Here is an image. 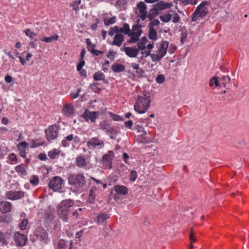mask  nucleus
Instances as JSON below:
<instances>
[{
	"mask_svg": "<svg viewBox=\"0 0 249 249\" xmlns=\"http://www.w3.org/2000/svg\"><path fill=\"white\" fill-rule=\"evenodd\" d=\"M82 209L79 208L74 202L70 200L62 201L57 207V213L59 217L67 221L68 219V215L71 213L72 215L77 218L81 214Z\"/></svg>",
	"mask_w": 249,
	"mask_h": 249,
	"instance_id": "obj_1",
	"label": "nucleus"
},
{
	"mask_svg": "<svg viewBox=\"0 0 249 249\" xmlns=\"http://www.w3.org/2000/svg\"><path fill=\"white\" fill-rule=\"evenodd\" d=\"M150 93L148 91H144L142 96L140 95L137 97L134 106V110L139 113H143L150 107Z\"/></svg>",
	"mask_w": 249,
	"mask_h": 249,
	"instance_id": "obj_2",
	"label": "nucleus"
},
{
	"mask_svg": "<svg viewBox=\"0 0 249 249\" xmlns=\"http://www.w3.org/2000/svg\"><path fill=\"white\" fill-rule=\"evenodd\" d=\"M68 181L70 185L78 189L83 187L86 183L85 177L82 173L70 175Z\"/></svg>",
	"mask_w": 249,
	"mask_h": 249,
	"instance_id": "obj_3",
	"label": "nucleus"
},
{
	"mask_svg": "<svg viewBox=\"0 0 249 249\" xmlns=\"http://www.w3.org/2000/svg\"><path fill=\"white\" fill-rule=\"evenodd\" d=\"M87 145L90 150H100L104 147L105 142L99 137H92L87 142Z\"/></svg>",
	"mask_w": 249,
	"mask_h": 249,
	"instance_id": "obj_4",
	"label": "nucleus"
},
{
	"mask_svg": "<svg viewBox=\"0 0 249 249\" xmlns=\"http://www.w3.org/2000/svg\"><path fill=\"white\" fill-rule=\"evenodd\" d=\"M59 129V126L56 124L49 126L45 130L46 139L50 142L56 139L58 136Z\"/></svg>",
	"mask_w": 249,
	"mask_h": 249,
	"instance_id": "obj_5",
	"label": "nucleus"
},
{
	"mask_svg": "<svg viewBox=\"0 0 249 249\" xmlns=\"http://www.w3.org/2000/svg\"><path fill=\"white\" fill-rule=\"evenodd\" d=\"M114 157V152L112 151H108L104 155L100 160V163L105 169H110L112 167V159Z\"/></svg>",
	"mask_w": 249,
	"mask_h": 249,
	"instance_id": "obj_6",
	"label": "nucleus"
},
{
	"mask_svg": "<svg viewBox=\"0 0 249 249\" xmlns=\"http://www.w3.org/2000/svg\"><path fill=\"white\" fill-rule=\"evenodd\" d=\"M49 186L54 191H59L64 186V181L59 177H54L50 181Z\"/></svg>",
	"mask_w": 249,
	"mask_h": 249,
	"instance_id": "obj_7",
	"label": "nucleus"
},
{
	"mask_svg": "<svg viewBox=\"0 0 249 249\" xmlns=\"http://www.w3.org/2000/svg\"><path fill=\"white\" fill-rule=\"evenodd\" d=\"M210 5L208 1L202 2L196 8V13H198L199 16L202 18L208 13V6Z\"/></svg>",
	"mask_w": 249,
	"mask_h": 249,
	"instance_id": "obj_8",
	"label": "nucleus"
},
{
	"mask_svg": "<svg viewBox=\"0 0 249 249\" xmlns=\"http://www.w3.org/2000/svg\"><path fill=\"white\" fill-rule=\"evenodd\" d=\"M137 8L139 10V13L136 12V14L142 20H144L147 17V12L146 6L144 2L140 1L137 4Z\"/></svg>",
	"mask_w": 249,
	"mask_h": 249,
	"instance_id": "obj_9",
	"label": "nucleus"
},
{
	"mask_svg": "<svg viewBox=\"0 0 249 249\" xmlns=\"http://www.w3.org/2000/svg\"><path fill=\"white\" fill-rule=\"evenodd\" d=\"M99 115V113L98 112H91L88 109H86L81 116L86 121L88 122L90 120V121L93 123L95 122V120Z\"/></svg>",
	"mask_w": 249,
	"mask_h": 249,
	"instance_id": "obj_10",
	"label": "nucleus"
},
{
	"mask_svg": "<svg viewBox=\"0 0 249 249\" xmlns=\"http://www.w3.org/2000/svg\"><path fill=\"white\" fill-rule=\"evenodd\" d=\"M62 112L66 117H71L74 113V107L71 104H65L62 108Z\"/></svg>",
	"mask_w": 249,
	"mask_h": 249,
	"instance_id": "obj_11",
	"label": "nucleus"
},
{
	"mask_svg": "<svg viewBox=\"0 0 249 249\" xmlns=\"http://www.w3.org/2000/svg\"><path fill=\"white\" fill-rule=\"evenodd\" d=\"M24 193L22 191H10L7 192L6 196L7 198L11 200H17L23 197Z\"/></svg>",
	"mask_w": 249,
	"mask_h": 249,
	"instance_id": "obj_12",
	"label": "nucleus"
},
{
	"mask_svg": "<svg viewBox=\"0 0 249 249\" xmlns=\"http://www.w3.org/2000/svg\"><path fill=\"white\" fill-rule=\"evenodd\" d=\"M14 239L17 246L22 247L25 245L27 240V237L23 234L16 232L14 235Z\"/></svg>",
	"mask_w": 249,
	"mask_h": 249,
	"instance_id": "obj_13",
	"label": "nucleus"
},
{
	"mask_svg": "<svg viewBox=\"0 0 249 249\" xmlns=\"http://www.w3.org/2000/svg\"><path fill=\"white\" fill-rule=\"evenodd\" d=\"M109 215L105 213H100L95 218V221L98 224H104L107 222V220L109 218Z\"/></svg>",
	"mask_w": 249,
	"mask_h": 249,
	"instance_id": "obj_14",
	"label": "nucleus"
},
{
	"mask_svg": "<svg viewBox=\"0 0 249 249\" xmlns=\"http://www.w3.org/2000/svg\"><path fill=\"white\" fill-rule=\"evenodd\" d=\"M124 50L126 54L131 58L136 57L139 53V49L134 48L126 47Z\"/></svg>",
	"mask_w": 249,
	"mask_h": 249,
	"instance_id": "obj_15",
	"label": "nucleus"
},
{
	"mask_svg": "<svg viewBox=\"0 0 249 249\" xmlns=\"http://www.w3.org/2000/svg\"><path fill=\"white\" fill-rule=\"evenodd\" d=\"M142 33V31H139L138 32H132L129 34L128 36L131 38L127 41L129 43H135L139 40V37Z\"/></svg>",
	"mask_w": 249,
	"mask_h": 249,
	"instance_id": "obj_16",
	"label": "nucleus"
},
{
	"mask_svg": "<svg viewBox=\"0 0 249 249\" xmlns=\"http://www.w3.org/2000/svg\"><path fill=\"white\" fill-rule=\"evenodd\" d=\"M35 234L37 238L40 240L46 241L47 239L48 234L44 229H37Z\"/></svg>",
	"mask_w": 249,
	"mask_h": 249,
	"instance_id": "obj_17",
	"label": "nucleus"
},
{
	"mask_svg": "<svg viewBox=\"0 0 249 249\" xmlns=\"http://www.w3.org/2000/svg\"><path fill=\"white\" fill-rule=\"evenodd\" d=\"M124 41V36L122 34H116L114 37L113 41L111 43V45L120 47Z\"/></svg>",
	"mask_w": 249,
	"mask_h": 249,
	"instance_id": "obj_18",
	"label": "nucleus"
},
{
	"mask_svg": "<svg viewBox=\"0 0 249 249\" xmlns=\"http://www.w3.org/2000/svg\"><path fill=\"white\" fill-rule=\"evenodd\" d=\"M12 204L7 201H2L0 202V211L2 213H6L11 211Z\"/></svg>",
	"mask_w": 249,
	"mask_h": 249,
	"instance_id": "obj_19",
	"label": "nucleus"
},
{
	"mask_svg": "<svg viewBox=\"0 0 249 249\" xmlns=\"http://www.w3.org/2000/svg\"><path fill=\"white\" fill-rule=\"evenodd\" d=\"M28 145V143L26 142H21L17 145V147L20 152V156L23 158L26 157V148Z\"/></svg>",
	"mask_w": 249,
	"mask_h": 249,
	"instance_id": "obj_20",
	"label": "nucleus"
},
{
	"mask_svg": "<svg viewBox=\"0 0 249 249\" xmlns=\"http://www.w3.org/2000/svg\"><path fill=\"white\" fill-rule=\"evenodd\" d=\"M172 5L171 3H164L162 1L158 2L156 4L154 5V8L156 11H159L161 10L166 9L169 8Z\"/></svg>",
	"mask_w": 249,
	"mask_h": 249,
	"instance_id": "obj_21",
	"label": "nucleus"
},
{
	"mask_svg": "<svg viewBox=\"0 0 249 249\" xmlns=\"http://www.w3.org/2000/svg\"><path fill=\"white\" fill-rule=\"evenodd\" d=\"M224 79H211L209 82L210 87L214 85L215 87L220 88L222 86L225 87V83L223 82Z\"/></svg>",
	"mask_w": 249,
	"mask_h": 249,
	"instance_id": "obj_22",
	"label": "nucleus"
},
{
	"mask_svg": "<svg viewBox=\"0 0 249 249\" xmlns=\"http://www.w3.org/2000/svg\"><path fill=\"white\" fill-rule=\"evenodd\" d=\"M114 189L118 195H125L128 193L127 187L123 185H117L114 187Z\"/></svg>",
	"mask_w": 249,
	"mask_h": 249,
	"instance_id": "obj_23",
	"label": "nucleus"
},
{
	"mask_svg": "<svg viewBox=\"0 0 249 249\" xmlns=\"http://www.w3.org/2000/svg\"><path fill=\"white\" fill-rule=\"evenodd\" d=\"M88 163L83 156H79L76 159V165L79 168H85Z\"/></svg>",
	"mask_w": 249,
	"mask_h": 249,
	"instance_id": "obj_24",
	"label": "nucleus"
},
{
	"mask_svg": "<svg viewBox=\"0 0 249 249\" xmlns=\"http://www.w3.org/2000/svg\"><path fill=\"white\" fill-rule=\"evenodd\" d=\"M168 45L169 42L168 41H163L159 48L158 52L159 53L161 54V57H163L166 53Z\"/></svg>",
	"mask_w": 249,
	"mask_h": 249,
	"instance_id": "obj_25",
	"label": "nucleus"
},
{
	"mask_svg": "<svg viewBox=\"0 0 249 249\" xmlns=\"http://www.w3.org/2000/svg\"><path fill=\"white\" fill-rule=\"evenodd\" d=\"M26 168V165L23 164H21L15 167V170L20 176L23 177L27 174Z\"/></svg>",
	"mask_w": 249,
	"mask_h": 249,
	"instance_id": "obj_26",
	"label": "nucleus"
},
{
	"mask_svg": "<svg viewBox=\"0 0 249 249\" xmlns=\"http://www.w3.org/2000/svg\"><path fill=\"white\" fill-rule=\"evenodd\" d=\"M147 42V38L145 36L142 37L141 40L138 42V49L143 51L146 48L145 44Z\"/></svg>",
	"mask_w": 249,
	"mask_h": 249,
	"instance_id": "obj_27",
	"label": "nucleus"
},
{
	"mask_svg": "<svg viewBox=\"0 0 249 249\" xmlns=\"http://www.w3.org/2000/svg\"><path fill=\"white\" fill-rule=\"evenodd\" d=\"M148 37L153 41L157 39V32L154 28H149Z\"/></svg>",
	"mask_w": 249,
	"mask_h": 249,
	"instance_id": "obj_28",
	"label": "nucleus"
},
{
	"mask_svg": "<svg viewBox=\"0 0 249 249\" xmlns=\"http://www.w3.org/2000/svg\"><path fill=\"white\" fill-rule=\"evenodd\" d=\"M58 36L57 35L55 34L49 37H44V38L40 39V40L46 43H50L54 40H58Z\"/></svg>",
	"mask_w": 249,
	"mask_h": 249,
	"instance_id": "obj_29",
	"label": "nucleus"
},
{
	"mask_svg": "<svg viewBox=\"0 0 249 249\" xmlns=\"http://www.w3.org/2000/svg\"><path fill=\"white\" fill-rule=\"evenodd\" d=\"M112 69L115 72H119L124 71L125 70V67L122 64H117L112 66Z\"/></svg>",
	"mask_w": 249,
	"mask_h": 249,
	"instance_id": "obj_30",
	"label": "nucleus"
},
{
	"mask_svg": "<svg viewBox=\"0 0 249 249\" xmlns=\"http://www.w3.org/2000/svg\"><path fill=\"white\" fill-rule=\"evenodd\" d=\"M172 15L171 13H165L160 16V18L164 22H168L172 18Z\"/></svg>",
	"mask_w": 249,
	"mask_h": 249,
	"instance_id": "obj_31",
	"label": "nucleus"
},
{
	"mask_svg": "<svg viewBox=\"0 0 249 249\" xmlns=\"http://www.w3.org/2000/svg\"><path fill=\"white\" fill-rule=\"evenodd\" d=\"M99 126L102 129L105 130L106 132L108 131V130L111 128V126L108 124L107 120H104L100 122Z\"/></svg>",
	"mask_w": 249,
	"mask_h": 249,
	"instance_id": "obj_32",
	"label": "nucleus"
},
{
	"mask_svg": "<svg viewBox=\"0 0 249 249\" xmlns=\"http://www.w3.org/2000/svg\"><path fill=\"white\" fill-rule=\"evenodd\" d=\"M109 135L111 139H115L116 137V135L118 133V130L113 127H111L108 131L106 132Z\"/></svg>",
	"mask_w": 249,
	"mask_h": 249,
	"instance_id": "obj_33",
	"label": "nucleus"
},
{
	"mask_svg": "<svg viewBox=\"0 0 249 249\" xmlns=\"http://www.w3.org/2000/svg\"><path fill=\"white\" fill-rule=\"evenodd\" d=\"M60 154V152L57 149H54L52 151H50L48 152V155L51 159H54L56 158Z\"/></svg>",
	"mask_w": 249,
	"mask_h": 249,
	"instance_id": "obj_34",
	"label": "nucleus"
},
{
	"mask_svg": "<svg viewBox=\"0 0 249 249\" xmlns=\"http://www.w3.org/2000/svg\"><path fill=\"white\" fill-rule=\"evenodd\" d=\"M96 190V188L95 187H93L91 188L89 192V201L90 203H92L95 199V192Z\"/></svg>",
	"mask_w": 249,
	"mask_h": 249,
	"instance_id": "obj_35",
	"label": "nucleus"
},
{
	"mask_svg": "<svg viewBox=\"0 0 249 249\" xmlns=\"http://www.w3.org/2000/svg\"><path fill=\"white\" fill-rule=\"evenodd\" d=\"M172 15L173 19L172 21L174 23H178L180 20V17L179 15L176 13L175 12H173V11H170Z\"/></svg>",
	"mask_w": 249,
	"mask_h": 249,
	"instance_id": "obj_36",
	"label": "nucleus"
},
{
	"mask_svg": "<svg viewBox=\"0 0 249 249\" xmlns=\"http://www.w3.org/2000/svg\"><path fill=\"white\" fill-rule=\"evenodd\" d=\"M65 140H64L62 142V144L63 146L64 147L67 146L69 145V144L67 143V141H71L73 139V136L72 134L69 135L67 136Z\"/></svg>",
	"mask_w": 249,
	"mask_h": 249,
	"instance_id": "obj_37",
	"label": "nucleus"
},
{
	"mask_svg": "<svg viewBox=\"0 0 249 249\" xmlns=\"http://www.w3.org/2000/svg\"><path fill=\"white\" fill-rule=\"evenodd\" d=\"M119 27L117 26H115L114 27H111L110 28L108 31V35L112 36L114 34H119Z\"/></svg>",
	"mask_w": 249,
	"mask_h": 249,
	"instance_id": "obj_38",
	"label": "nucleus"
},
{
	"mask_svg": "<svg viewBox=\"0 0 249 249\" xmlns=\"http://www.w3.org/2000/svg\"><path fill=\"white\" fill-rule=\"evenodd\" d=\"M30 182L34 186L37 185L39 183L38 177L36 175H33L30 180Z\"/></svg>",
	"mask_w": 249,
	"mask_h": 249,
	"instance_id": "obj_39",
	"label": "nucleus"
},
{
	"mask_svg": "<svg viewBox=\"0 0 249 249\" xmlns=\"http://www.w3.org/2000/svg\"><path fill=\"white\" fill-rule=\"evenodd\" d=\"M44 217L46 219H48L50 221L53 219V215L50 210H47L45 212Z\"/></svg>",
	"mask_w": 249,
	"mask_h": 249,
	"instance_id": "obj_40",
	"label": "nucleus"
},
{
	"mask_svg": "<svg viewBox=\"0 0 249 249\" xmlns=\"http://www.w3.org/2000/svg\"><path fill=\"white\" fill-rule=\"evenodd\" d=\"M115 19L116 18L115 17L109 18V19H105L104 20V24L107 26L113 24L115 22Z\"/></svg>",
	"mask_w": 249,
	"mask_h": 249,
	"instance_id": "obj_41",
	"label": "nucleus"
},
{
	"mask_svg": "<svg viewBox=\"0 0 249 249\" xmlns=\"http://www.w3.org/2000/svg\"><path fill=\"white\" fill-rule=\"evenodd\" d=\"M150 56L153 62L159 61L163 57H161V54L160 53V54L152 53L151 55H150Z\"/></svg>",
	"mask_w": 249,
	"mask_h": 249,
	"instance_id": "obj_42",
	"label": "nucleus"
},
{
	"mask_svg": "<svg viewBox=\"0 0 249 249\" xmlns=\"http://www.w3.org/2000/svg\"><path fill=\"white\" fill-rule=\"evenodd\" d=\"M81 91L80 88H78L76 89V90H73L71 93V96L73 99H75L79 96V93Z\"/></svg>",
	"mask_w": 249,
	"mask_h": 249,
	"instance_id": "obj_43",
	"label": "nucleus"
},
{
	"mask_svg": "<svg viewBox=\"0 0 249 249\" xmlns=\"http://www.w3.org/2000/svg\"><path fill=\"white\" fill-rule=\"evenodd\" d=\"M58 249H66V242L64 240L60 239L58 243Z\"/></svg>",
	"mask_w": 249,
	"mask_h": 249,
	"instance_id": "obj_44",
	"label": "nucleus"
},
{
	"mask_svg": "<svg viewBox=\"0 0 249 249\" xmlns=\"http://www.w3.org/2000/svg\"><path fill=\"white\" fill-rule=\"evenodd\" d=\"M81 3V0H75L71 4V6L72 7L73 9L75 11H77L78 9V6Z\"/></svg>",
	"mask_w": 249,
	"mask_h": 249,
	"instance_id": "obj_45",
	"label": "nucleus"
},
{
	"mask_svg": "<svg viewBox=\"0 0 249 249\" xmlns=\"http://www.w3.org/2000/svg\"><path fill=\"white\" fill-rule=\"evenodd\" d=\"M160 24V21L158 19H155L151 21L149 24L148 26L149 28H153L154 26L159 25Z\"/></svg>",
	"mask_w": 249,
	"mask_h": 249,
	"instance_id": "obj_46",
	"label": "nucleus"
},
{
	"mask_svg": "<svg viewBox=\"0 0 249 249\" xmlns=\"http://www.w3.org/2000/svg\"><path fill=\"white\" fill-rule=\"evenodd\" d=\"M123 29L124 31V34L127 35L129 34L130 33V29L129 28V26L128 23H125L123 25Z\"/></svg>",
	"mask_w": 249,
	"mask_h": 249,
	"instance_id": "obj_47",
	"label": "nucleus"
},
{
	"mask_svg": "<svg viewBox=\"0 0 249 249\" xmlns=\"http://www.w3.org/2000/svg\"><path fill=\"white\" fill-rule=\"evenodd\" d=\"M110 117L114 121H122V118L118 115H116L112 112L109 113Z\"/></svg>",
	"mask_w": 249,
	"mask_h": 249,
	"instance_id": "obj_48",
	"label": "nucleus"
},
{
	"mask_svg": "<svg viewBox=\"0 0 249 249\" xmlns=\"http://www.w3.org/2000/svg\"><path fill=\"white\" fill-rule=\"evenodd\" d=\"M90 88L94 92H98L102 88V87L97 86L96 84L93 83L90 85Z\"/></svg>",
	"mask_w": 249,
	"mask_h": 249,
	"instance_id": "obj_49",
	"label": "nucleus"
},
{
	"mask_svg": "<svg viewBox=\"0 0 249 249\" xmlns=\"http://www.w3.org/2000/svg\"><path fill=\"white\" fill-rule=\"evenodd\" d=\"M24 32L27 36H29V37L32 39L33 36H36V34L34 32H31L29 29H27Z\"/></svg>",
	"mask_w": 249,
	"mask_h": 249,
	"instance_id": "obj_50",
	"label": "nucleus"
},
{
	"mask_svg": "<svg viewBox=\"0 0 249 249\" xmlns=\"http://www.w3.org/2000/svg\"><path fill=\"white\" fill-rule=\"evenodd\" d=\"M137 178V172L135 171H131L130 174V179L132 181H134Z\"/></svg>",
	"mask_w": 249,
	"mask_h": 249,
	"instance_id": "obj_51",
	"label": "nucleus"
},
{
	"mask_svg": "<svg viewBox=\"0 0 249 249\" xmlns=\"http://www.w3.org/2000/svg\"><path fill=\"white\" fill-rule=\"evenodd\" d=\"M28 224V220L27 219H24L21 222L20 225V229L22 230H24L26 229L27 225Z\"/></svg>",
	"mask_w": 249,
	"mask_h": 249,
	"instance_id": "obj_52",
	"label": "nucleus"
},
{
	"mask_svg": "<svg viewBox=\"0 0 249 249\" xmlns=\"http://www.w3.org/2000/svg\"><path fill=\"white\" fill-rule=\"evenodd\" d=\"M9 159L11 162H14V163L17 162V158L14 153H12L9 156Z\"/></svg>",
	"mask_w": 249,
	"mask_h": 249,
	"instance_id": "obj_53",
	"label": "nucleus"
},
{
	"mask_svg": "<svg viewBox=\"0 0 249 249\" xmlns=\"http://www.w3.org/2000/svg\"><path fill=\"white\" fill-rule=\"evenodd\" d=\"M187 37V34L186 32H183L181 34L180 42L182 44L185 42Z\"/></svg>",
	"mask_w": 249,
	"mask_h": 249,
	"instance_id": "obj_54",
	"label": "nucleus"
},
{
	"mask_svg": "<svg viewBox=\"0 0 249 249\" xmlns=\"http://www.w3.org/2000/svg\"><path fill=\"white\" fill-rule=\"evenodd\" d=\"M89 52L96 56H99L100 54L104 53L102 51L96 50L93 48H92Z\"/></svg>",
	"mask_w": 249,
	"mask_h": 249,
	"instance_id": "obj_55",
	"label": "nucleus"
},
{
	"mask_svg": "<svg viewBox=\"0 0 249 249\" xmlns=\"http://www.w3.org/2000/svg\"><path fill=\"white\" fill-rule=\"evenodd\" d=\"M86 43L87 45V48H88L89 51H90L91 50L90 47H95V45L91 43L89 38H87L86 39Z\"/></svg>",
	"mask_w": 249,
	"mask_h": 249,
	"instance_id": "obj_56",
	"label": "nucleus"
},
{
	"mask_svg": "<svg viewBox=\"0 0 249 249\" xmlns=\"http://www.w3.org/2000/svg\"><path fill=\"white\" fill-rule=\"evenodd\" d=\"M189 238L191 242V243H192V242H196V238L194 236V231L192 228L191 229L190 233L189 235Z\"/></svg>",
	"mask_w": 249,
	"mask_h": 249,
	"instance_id": "obj_57",
	"label": "nucleus"
},
{
	"mask_svg": "<svg viewBox=\"0 0 249 249\" xmlns=\"http://www.w3.org/2000/svg\"><path fill=\"white\" fill-rule=\"evenodd\" d=\"M95 82L94 83L96 84L97 86L101 87V82L103 81L104 82H107V80L105 79H94Z\"/></svg>",
	"mask_w": 249,
	"mask_h": 249,
	"instance_id": "obj_58",
	"label": "nucleus"
},
{
	"mask_svg": "<svg viewBox=\"0 0 249 249\" xmlns=\"http://www.w3.org/2000/svg\"><path fill=\"white\" fill-rule=\"evenodd\" d=\"M200 17L199 16L198 13H196L195 10L192 16V20L193 21H196Z\"/></svg>",
	"mask_w": 249,
	"mask_h": 249,
	"instance_id": "obj_59",
	"label": "nucleus"
},
{
	"mask_svg": "<svg viewBox=\"0 0 249 249\" xmlns=\"http://www.w3.org/2000/svg\"><path fill=\"white\" fill-rule=\"evenodd\" d=\"M142 27V25H134L132 26V32H138L139 31H142L140 29Z\"/></svg>",
	"mask_w": 249,
	"mask_h": 249,
	"instance_id": "obj_60",
	"label": "nucleus"
},
{
	"mask_svg": "<svg viewBox=\"0 0 249 249\" xmlns=\"http://www.w3.org/2000/svg\"><path fill=\"white\" fill-rule=\"evenodd\" d=\"M104 77V74L101 71L96 72L93 76V78H102Z\"/></svg>",
	"mask_w": 249,
	"mask_h": 249,
	"instance_id": "obj_61",
	"label": "nucleus"
},
{
	"mask_svg": "<svg viewBox=\"0 0 249 249\" xmlns=\"http://www.w3.org/2000/svg\"><path fill=\"white\" fill-rule=\"evenodd\" d=\"M133 122L131 120H129L124 123V125L126 127H128L129 128H131L133 125Z\"/></svg>",
	"mask_w": 249,
	"mask_h": 249,
	"instance_id": "obj_62",
	"label": "nucleus"
},
{
	"mask_svg": "<svg viewBox=\"0 0 249 249\" xmlns=\"http://www.w3.org/2000/svg\"><path fill=\"white\" fill-rule=\"evenodd\" d=\"M32 143V146H31V147H37L42 145L44 144V142H36L35 141H33Z\"/></svg>",
	"mask_w": 249,
	"mask_h": 249,
	"instance_id": "obj_63",
	"label": "nucleus"
},
{
	"mask_svg": "<svg viewBox=\"0 0 249 249\" xmlns=\"http://www.w3.org/2000/svg\"><path fill=\"white\" fill-rule=\"evenodd\" d=\"M38 158L41 160H45L47 159V156L44 153H40L38 155Z\"/></svg>",
	"mask_w": 249,
	"mask_h": 249,
	"instance_id": "obj_64",
	"label": "nucleus"
}]
</instances>
